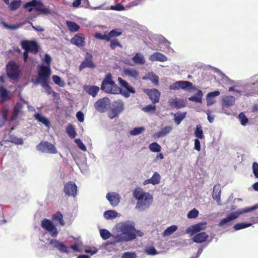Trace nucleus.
Segmentation results:
<instances>
[{"label": "nucleus", "mask_w": 258, "mask_h": 258, "mask_svg": "<svg viewBox=\"0 0 258 258\" xmlns=\"http://www.w3.org/2000/svg\"><path fill=\"white\" fill-rule=\"evenodd\" d=\"M118 233L114 236L113 241H108L107 244H115L116 243L129 241L136 238L137 235L142 236L143 233L136 230L134 226L124 223L117 227Z\"/></svg>", "instance_id": "nucleus-1"}, {"label": "nucleus", "mask_w": 258, "mask_h": 258, "mask_svg": "<svg viewBox=\"0 0 258 258\" xmlns=\"http://www.w3.org/2000/svg\"><path fill=\"white\" fill-rule=\"evenodd\" d=\"M133 197L138 201L136 208L141 211L148 209L153 201L152 195L144 191L140 187H137L134 190Z\"/></svg>", "instance_id": "nucleus-2"}, {"label": "nucleus", "mask_w": 258, "mask_h": 258, "mask_svg": "<svg viewBox=\"0 0 258 258\" xmlns=\"http://www.w3.org/2000/svg\"><path fill=\"white\" fill-rule=\"evenodd\" d=\"M100 89L106 93L111 94H118L121 91V88L113 80L111 73L107 74L103 79Z\"/></svg>", "instance_id": "nucleus-3"}, {"label": "nucleus", "mask_w": 258, "mask_h": 258, "mask_svg": "<svg viewBox=\"0 0 258 258\" xmlns=\"http://www.w3.org/2000/svg\"><path fill=\"white\" fill-rule=\"evenodd\" d=\"M124 104L122 100L119 99L113 102L111 108L108 112V117L113 119L118 116L124 110Z\"/></svg>", "instance_id": "nucleus-4"}, {"label": "nucleus", "mask_w": 258, "mask_h": 258, "mask_svg": "<svg viewBox=\"0 0 258 258\" xmlns=\"http://www.w3.org/2000/svg\"><path fill=\"white\" fill-rule=\"evenodd\" d=\"M257 208L258 205H256L249 208H245L243 209L242 211L240 213H231L230 214H229L227 217L222 219L220 221L219 225L220 226H224L227 224L228 222L236 219L238 217L240 214L251 212L256 209Z\"/></svg>", "instance_id": "nucleus-5"}, {"label": "nucleus", "mask_w": 258, "mask_h": 258, "mask_svg": "<svg viewBox=\"0 0 258 258\" xmlns=\"http://www.w3.org/2000/svg\"><path fill=\"white\" fill-rule=\"evenodd\" d=\"M19 66L15 61L9 62L7 66V74L13 80H17L19 76Z\"/></svg>", "instance_id": "nucleus-6"}, {"label": "nucleus", "mask_w": 258, "mask_h": 258, "mask_svg": "<svg viewBox=\"0 0 258 258\" xmlns=\"http://www.w3.org/2000/svg\"><path fill=\"white\" fill-rule=\"evenodd\" d=\"M118 82L119 85L123 88V90L121 89L119 93L124 97L128 98L130 96L131 93L135 94L136 93L135 89L130 86L125 80L120 77H118Z\"/></svg>", "instance_id": "nucleus-7"}, {"label": "nucleus", "mask_w": 258, "mask_h": 258, "mask_svg": "<svg viewBox=\"0 0 258 258\" xmlns=\"http://www.w3.org/2000/svg\"><path fill=\"white\" fill-rule=\"evenodd\" d=\"M12 130H5V133L2 140L1 141V145H4L7 142L14 143L16 145H22L23 140L22 138H18L12 134Z\"/></svg>", "instance_id": "nucleus-8"}, {"label": "nucleus", "mask_w": 258, "mask_h": 258, "mask_svg": "<svg viewBox=\"0 0 258 258\" xmlns=\"http://www.w3.org/2000/svg\"><path fill=\"white\" fill-rule=\"evenodd\" d=\"M37 150L43 153L54 154L57 151L54 145L47 141H42L36 146Z\"/></svg>", "instance_id": "nucleus-9"}, {"label": "nucleus", "mask_w": 258, "mask_h": 258, "mask_svg": "<svg viewBox=\"0 0 258 258\" xmlns=\"http://www.w3.org/2000/svg\"><path fill=\"white\" fill-rule=\"evenodd\" d=\"M42 228L49 232L53 237H56L58 234V231L53 223L49 219H44L41 221Z\"/></svg>", "instance_id": "nucleus-10"}, {"label": "nucleus", "mask_w": 258, "mask_h": 258, "mask_svg": "<svg viewBox=\"0 0 258 258\" xmlns=\"http://www.w3.org/2000/svg\"><path fill=\"white\" fill-rule=\"evenodd\" d=\"M21 46L25 50L29 52L37 53L39 49V46L35 41L24 40L21 42Z\"/></svg>", "instance_id": "nucleus-11"}, {"label": "nucleus", "mask_w": 258, "mask_h": 258, "mask_svg": "<svg viewBox=\"0 0 258 258\" xmlns=\"http://www.w3.org/2000/svg\"><path fill=\"white\" fill-rule=\"evenodd\" d=\"M169 89L171 90H179L182 89L185 90L193 89L192 84L187 81H179L170 85Z\"/></svg>", "instance_id": "nucleus-12"}, {"label": "nucleus", "mask_w": 258, "mask_h": 258, "mask_svg": "<svg viewBox=\"0 0 258 258\" xmlns=\"http://www.w3.org/2000/svg\"><path fill=\"white\" fill-rule=\"evenodd\" d=\"M110 104V100L108 98L104 97L99 99L94 104L95 109L99 112H105Z\"/></svg>", "instance_id": "nucleus-13"}, {"label": "nucleus", "mask_w": 258, "mask_h": 258, "mask_svg": "<svg viewBox=\"0 0 258 258\" xmlns=\"http://www.w3.org/2000/svg\"><path fill=\"white\" fill-rule=\"evenodd\" d=\"M63 191L69 197H75L77 194V186L74 182L70 181L64 184Z\"/></svg>", "instance_id": "nucleus-14"}, {"label": "nucleus", "mask_w": 258, "mask_h": 258, "mask_svg": "<svg viewBox=\"0 0 258 258\" xmlns=\"http://www.w3.org/2000/svg\"><path fill=\"white\" fill-rule=\"evenodd\" d=\"M95 67V64L93 61V55L91 53L86 52L84 60L79 66L80 71L86 68H94Z\"/></svg>", "instance_id": "nucleus-15"}, {"label": "nucleus", "mask_w": 258, "mask_h": 258, "mask_svg": "<svg viewBox=\"0 0 258 258\" xmlns=\"http://www.w3.org/2000/svg\"><path fill=\"white\" fill-rule=\"evenodd\" d=\"M49 244L61 252L69 253L70 251V248L69 247L55 239L50 240Z\"/></svg>", "instance_id": "nucleus-16"}, {"label": "nucleus", "mask_w": 258, "mask_h": 258, "mask_svg": "<svg viewBox=\"0 0 258 258\" xmlns=\"http://www.w3.org/2000/svg\"><path fill=\"white\" fill-rule=\"evenodd\" d=\"M51 74L50 67L41 66L38 71V75L40 79L42 81L48 80Z\"/></svg>", "instance_id": "nucleus-17"}, {"label": "nucleus", "mask_w": 258, "mask_h": 258, "mask_svg": "<svg viewBox=\"0 0 258 258\" xmlns=\"http://www.w3.org/2000/svg\"><path fill=\"white\" fill-rule=\"evenodd\" d=\"M145 92L148 95L154 104L159 102L161 94L157 89H148Z\"/></svg>", "instance_id": "nucleus-18"}, {"label": "nucleus", "mask_w": 258, "mask_h": 258, "mask_svg": "<svg viewBox=\"0 0 258 258\" xmlns=\"http://www.w3.org/2000/svg\"><path fill=\"white\" fill-rule=\"evenodd\" d=\"M70 42L79 47H84L85 45V38L83 34H77L71 39Z\"/></svg>", "instance_id": "nucleus-19"}, {"label": "nucleus", "mask_w": 258, "mask_h": 258, "mask_svg": "<svg viewBox=\"0 0 258 258\" xmlns=\"http://www.w3.org/2000/svg\"><path fill=\"white\" fill-rule=\"evenodd\" d=\"M106 198L113 207L116 206L119 204L120 199L119 194L115 192H108L106 195Z\"/></svg>", "instance_id": "nucleus-20"}, {"label": "nucleus", "mask_w": 258, "mask_h": 258, "mask_svg": "<svg viewBox=\"0 0 258 258\" xmlns=\"http://www.w3.org/2000/svg\"><path fill=\"white\" fill-rule=\"evenodd\" d=\"M206 222H201L191 226L188 230L190 234L194 235L196 233H199L200 231L205 229L206 228Z\"/></svg>", "instance_id": "nucleus-21"}, {"label": "nucleus", "mask_w": 258, "mask_h": 258, "mask_svg": "<svg viewBox=\"0 0 258 258\" xmlns=\"http://www.w3.org/2000/svg\"><path fill=\"white\" fill-rule=\"evenodd\" d=\"M209 235L205 232L196 233L194 235L192 240L194 242L199 243L207 240Z\"/></svg>", "instance_id": "nucleus-22"}, {"label": "nucleus", "mask_w": 258, "mask_h": 258, "mask_svg": "<svg viewBox=\"0 0 258 258\" xmlns=\"http://www.w3.org/2000/svg\"><path fill=\"white\" fill-rule=\"evenodd\" d=\"M168 103L171 107L176 108H181L185 106V102L183 100L179 99L177 98L170 99L169 100Z\"/></svg>", "instance_id": "nucleus-23"}, {"label": "nucleus", "mask_w": 258, "mask_h": 258, "mask_svg": "<svg viewBox=\"0 0 258 258\" xmlns=\"http://www.w3.org/2000/svg\"><path fill=\"white\" fill-rule=\"evenodd\" d=\"M213 198L216 200L218 205H221V187L220 184L215 185L213 187L212 192Z\"/></svg>", "instance_id": "nucleus-24"}, {"label": "nucleus", "mask_w": 258, "mask_h": 258, "mask_svg": "<svg viewBox=\"0 0 258 258\" xmlns=\"http://www.w3.org/2000/svg\"><path fill=\"white\" fill-rule=\"evenodd\" d=\"M123 73L125 76L133 78L135 80H137L139 78V72L135 69L129 68L124 69Z\"/></svg>", "instance_id": "nucleus-25"}, {"label": "nucleus", "mask_w": 258, "mask_h": 258, "mask_svg": "<svg viewBox=\"0 0 258 258\" xmlns=\"http://www.w3.org/2000/svg\"><path fill=\"white\" fill-rule=\"evenodd\" d=\"M84 90L87 94L95 97L98 93L100 88L97 86L88 85L85 87Z\"/></svg>", "instance_id": "nucleus-26"}, {"label": "nucleus", "mask_w": 258, "mask_h": 258, "mask_svg": "<svg viewBox=\"0 0 258 258\" xmlns=\"http://www.w3.org/2000/svg\"><path fill=\"white\" fill-rule=\"evenodd\" d=\"M150 60L152 61H159L164 62L167 60V57L161 53L155 52L150 56Z\"/></svg>", "instance_id": "nucleus-27"}, {"label": "nucleus", "mask_w": 258, "mask_h": 258, "mask_svg": "<svg viewBox=\"0 0 258 258\" xmlns=\"http://www.w3.org/2000/svg\"><path fill=\"white\" fill-rule=\"evenodd\" d=\"M23 108V104L21 102H17L13 108V114L11 116V120L16 119Z\"/></svg>", "instance_id": "nucleus-28"}, {"label": "nucleus", "mask_w": 258, "mask_h": 258, "mask_svg": "<svg viewBox=\"0 0 258 258\" xmlns=\"http://www.w3.org/2000/svg\"><path fill=\"white\" fill-rule=\"evenodd\" d=\"M235 98L232 96H226L222 99L223 105L229 107L233 105L235 103Z\"/></svg>", "instance_id": "nucleus-29"}, {"label": "nucleus", "mask_w": 258, "mask_h": 258, "mask_svg": "<svg viewBox=\"0 0 258 258\" xmlns=\"http://www.w3.org/2000/svg\"><path fill=\"white\" fill-rule=\"evenodd\" d=\"M35 118L39 122H41L45 125L46 127L49 128L50 123L48 119L42 115L41 114L36 113L35 114Z\"/></svg>", "instance_id": "nucleus-30"}, {"label": "nucleus", "mask_w": 258, "mask_h": 258, "mask_svg": "<svg viewBox=\"0 0 258 258\" xmlns=\"http://www.w3.org/2000/svg\"><path fill=\"white\" fill-rule=\"evenodd\" d=\"M66 24L68 29L71 32H76L78 31L80 28L79 25L73 21H67Z\"/></svg>", "instance_id": "nucleus-31"}, {"label": "nucleus", "mask_w": 258, "mask_h": 258, "mask_svg": "<svg viewBox=\"0 0 258 258\" xmlns=\"http://www.w3.org/2000/svg\"><path fill=\"white\" fill-rule=\"evenodd\" d=\"M52 219L55 222H58L62 226L64 225V222L63 220V215L60 211H58L55 214L53 215Z\"/></svg>", "instance_id": "nucleus-32"}, {"label": "nucleus", "mask_w": 258, "mask_h": 258, "mask_svg": "<svg viewBox=\"0 0 258 258\" xmlns=\"http://www.w3.org/2000/svg\"><path fill=\"white\" fill-rule=\"evenodd\" d=\"M203 95L202 91L198 90L197 93L194 96L188 98V100L196 102L197 103H201Z\"/></svg>", "instance_id": "nucleus-33"}, {"label": "nucleus", "mask_w": 258, "mask_h": 258, "mask_svg": "<svg viewBox=\"0 0 258 258\" xmlns=\"http://www.w3.org/2000/svg\"><path fill=\"white\" fill-rule=\"evenodd\" d=\"M186 114V112L178 111L174 114V121L177 124H179L181 121L185 118Z\"/></svg>", "instance_id": "nucleus-34"}, {"label": "nucleus", "mask_w": 258, "mask_h": 258, "mask_svg": "<svg viewBox=\"0 0 258 258\" xmlns=\"http://www.w3.org/2000/svg\"><path fill=\"white\" fill-rule=\"evenodd\" d=\"M118 213L114 210H107L104 213V217L107 219H112L117 217Z\"/></svg>", "instance_id": "nucleus-35"}, {"label": "nucleus", "mask_w": 258, "mask_h": 258, "mask_svg": "<svg viewBox=\"0 0 258 258\" xmlns=\"http://www.w3.org/2000/svg\"><path fill=\"white\" fill-rule=\"evenodd\" d=\"M133 60L136 64H143L146 60L144 56L139 53H137L133 58Z\"/></svg>", "instance_id": "nucleus-36"}, {"label": "nucleus", "mask_w": 258, "mask_h": 258, "mask_svg": "<svg viewBox=\"0 0 258 258\" xmlns=\"http://www.w3.org/2000/svg\"><path fill=\"white\" fill-rule=\"evenodd\" d=\"M9 92L3 87H0V99L3 102L9 99Z\"/></svg>", "instance_id": "nucleus-37"}, {"label": "nucleus", "mask_w": 258, "mask_h": 258, "mask_svg": "<svg viewBox=\"0 0 258 258\" xmlns=\"http://www.w3.org/2000/svg\"><path fill=\"white\" fill-rule=\"evenodd\" d=\"M177 229V226L176 225H172L168 227L166 230L163 232V235L164 236H168L171 235Z\"/></svg>", "instance_id": "nucleus-38"}, {"label": "nucleus", "mask_w": 258, "mask_h": 258, "mask_svg": "<svg viewBox=\"0 0 258 258\" xmlns=\"http://www.w3.org/2000/svg\"><path fill=\"white\" fill-rule=\"evenodd\" d=\"M21 0L13 1L10 4L9 3V9L11 11H15L19 9L21 6Z\"/></svg>", "instance_id": "nucleus-39"}, {"label": "nucleus", "mask_w": 258, "mask_h": 258, "mask_svg": "<svg viewBox=\"0 0 258 258\" xmlns=\"http://www.w3.org/2000/svg\"><path fill=\"white\" fill-rule=\"evenodd\" d=\"M122 34V31L120 29H116L111 30L108 33V35L109 36V41L111 38L116 37L120 36Z\"/></svg>", "instance_id": "nucleus-40"}, {"label": "nucleus", "mask_w": 258, "mask_h": 258, "mask_svg": "<svg viewBox=\"0 0 258 258\" xmlns=\"http://www.w3.org/2000/svg\"><path fill=\"white\" fill-rule=\"evenodd\" d=\"M220 93L219 91H215L214 92H210L207 95V102L208 104H212L214 103L213 101H211V99L214 97L218 96L220 95Z\"/></svg>", "instance_id": "nucleus-41"}, {"label": "nucleus", "mask_w": 258, "mask_h": 258, "mask_svg": "<svg viewBox=\"0 0 258 258\" xmlns=\"http://www.w3.org/2000/svg\"><path fill=\"white\" fill-rule=\"evenodd\" d=\"M150 179L151 180V184L153 185H156L159 183L161 176L157 172H155Z\"/></svg>", "instance_id": "nucleus-42"}, {"label": "nucleus", "mask_w": 258, "mask_h": 258, "mask_svg": "<svg viewBox=\"0 0 258 258\" xmlns=\"http://www.w3.org/2000/svg\"><path fill=\"white\" fill-rule=\"evenodd\" d=\"M100 234L102 238L104 240H106L111 236V234L107 229H103L100 230Z\"/></svg>", "instance_id": "nucleus-43"}, {"label": "nucleus", "mask_w": 258, "mask_h": 258, "mask_svg": "<svg viewBox=\"0 0 258 258\" xmlns=\"http://www.w3.org/2000/svg\"><path fill=\"white\" fill-rule=\"evenodd\" d=\"M150 150L153 152H159L161 151V146L157 143H152L149 145Z\"/></svg>", "instance_id": "nucleus-44"}, {"label": "nucleus", "mask_w": 258, "mask_h": 258, "mask_svg": "<svg viewBox=\"0 0 258 258\" xmlns=\"http://www.w3.org/2000/svg\"><path fill=\"white\" fill-rule=\"evenodd\" d=\"M54 83L60 87H64L65 83L61 80L60 77L57 75H53L52 77Z\"/></svg>", "instance_id": "nucleus-45"}, {"label": "nucleus", "mask_w": 258, "mask_h": 258, "mask_svg": "<svg viewBox=\"0 0 258 258\" xmlns=\"http://www.w3.org/2000/svg\"><path fill=\"white\" fill-rule=\"evenodd\" d=\"M251 225V224H250V223H237V224H235L233 228L235 231H237V230H240V229H242L243 228L248 227Z\"/></svg>", "instance_id": "nucleus-46"}, {"label": "nucleus", "mask_w": 258, "mask_h": 258, "mask_svg": "<svg viewBox=\"0 0 258 258\" xmlns=\"http://www.w3.org/2000/svg\"><path fill=\"white\" fill-rule=\"evenodd\" d=\"M156 106L153 104H149L142 108V110L145 112H153L156 110Z\"/></svg>", "instance_id": "nucleus-47"}, {"label": "nucleus", "mask_w": 258, "mask_h": 258, "mask_svg": "<svg viewBox=\"0 0 258 258\" xmlns=\"http://www.w3.org/2000/svg\"><path fill=\"white\" fill-rule=\"evenodd\" d=\"M110 47L112 49H115L116 47H119L120 48H122V45L119 43V42L117 40V39H115L112 40H110Z\"/></svg>", "instance_id": "nucleus-48"}, {"label": "nucleus", "mask_w": 258, "mask_h": 258, "mask_svg": "<svg viewBox=\"0 0 258 258\" xmlns=\"http://www.w3.org/2000/svg\"><path fill=\"white\" fill-rule=\"evenodd\" d=\"M41 85L42 87L45 89L46 92L47 94L49 95L51 93V88L49 85L48 80L43 81Z\"/></svg>", "instance_id": "nucleus-49"}, {"label": "nucleus", "mask_w": 258, "mask_h": 258, "mask_svg": "<svg viewBox=\"0 0 258 258\" xmlns=\"http://www.w3.org/2000/svg\"><path fill=\"white\" fill-rule=\"evenodd\" d=\"M75 142L80 149L83 151H87V148L80 139H76Z\"/></svg>", "instance_id": "nucleus-50"}, {"label": "nucleus", "mask_w": 258, "mask_h": 258, "mask_svg": "<svg viewBox=\"0 0 258 258\" xmlns=\"http://www.w3.org/2000/svg\"><path fill=\"white\" fill-rule=\"evenodd\" d=\"M199 215V211L196 209L194 208L190 210L187 214V217L189 219L196 218Z\"/></svg>", "instance_id": "nucleus-51"}, {"label": "nucleus", "mask_w": 258, "mask_h": 258, "mask_svg": "<svg viewBox=\"0 0 258 258\" xmlns=\"http://www.w3.org/2000/svg\"><path fill=\"white\" fill-rule=\"evenodd\" d=\"M95 37L99 39L105 40L107 41H109V36H108V34L103 35L101 33L97 32L95 34Z\"/></svg>", "instance_id": "nucleus-52"}, {"label": "nucleus", "mask_w": 258, "mask_h": 258, "mask_svg": "<svg viewBox=\"0 0 258 258\" xmlns=\"http://www.w3.org/2000/svg\"><path fill=\"white\" fill-rule=\"evenodd\" d=\"M239 119L242 125H245L248 122V119L244 113L241 112L238 115Z\"/></svg>", "instance_id": "nucleus-53"}, {"label": "nucleus", "mask_w": 258, "mask_h": 258, "mask_svg": "<svg viewBox=\"0 0 258 258\" xmlns=\"http://www.w3.org/2000/svg\"><path fill=\"white\" fill-rule=\"evenodd\" d=\"M149 79L151 81L153 84L157 86L159 84V77L154 74H152L149 77Z\"/></svg>", "instance_id": "nucleus-54"}, {"label": "nucleus", "mask_w": 258, "mask_h": 258, "mask_svg": "<svg viewBox=\"0 0 258 258\" xmlns=\"http://www.w3.org/2000/svg\"><path fill=\"white\" fill-rule=\"evenodd\" d=\"M136 257L137 254L134 252H125L121 256V258H136Z\"/></svg>", "instance_id": "nucleus-55"}, {"label": "nucleus", "mask_w": 258, "mask_h": 258, "mask_svg": "<svg viewBox=\"0 0 258 258\" xmlns=\"http://www.w3.org/2000/svg\"><path fill=\"white\" fill-rule=\"evenodd\" d=\"M170 130H161V131L156 133L154 135L155 138H161L162 137L165 136L167 134L169 133Z\"/></svg>", "instance_id": "nucleus-56"}, {"label": "nucleus", "mask_w": 258, "mask_h": 258, "mask_svg": "<svg viewBox=\"0 0 258 258\" xmlns=\"http://www.w3.org/2000/svg\"><path fill=\"white\" fill-rule=\"evenodd\" d=\"M4 27L7 29H12V30H16L18 29L20 27V25H9L7 24L6 22H3L2 23Z\"/></svg>", "instance_id": "nucleus-57"}, {"label": "nucleus", "mask_w": 258, "mask_h": 258, "mask_svg": "<svg viewBox=\"0 0 258 258\" xmlns=\"http://www.w3.org/2000/svg\"><path fill=\"white\" fill-rule=\"evenodd\" d=\"M252 172L254 175V176L258 178V163L257 162H254L252 164Z\"/></svg>", "instance_id": "nucleus-58"}, {"label": "nucleus", "mask_w": 258, "mask_h": 258, "mask_svg": "<svg viewBox=\"0 0 258 258\" xmlns=\"http://www.w3.org/2000/svg\"><path fill=\"white\" fill-rule=\"evenodd\" d=\"M146 252L148 254L152 255H155L158 253L155 248L153 246L148 247L146 250Z\"/></svg>", "instance_id": "nucleus-59"}, {"label": "nucleus", "mask_w": 258, "mask_h": 258, "mask_svg": "<svg viewBox=\"0 0 258 258\" xmlns=\"http://www.w3.org/2000/svg\"><path fill=\"white\" fill-rule=\"evenodd\" d=\"M35 1L28 2L25 5V8L28 9L29 12H31L33 10L32 7L35 6Z\"/></svg>", "instance_id": "nucleus-60"}, {"label": "nucleus", "mask_w": 258, "mask_h": 258, "mask_svg": "<svg viewBox=\"0 0 258 258\" xmlns=\"http://www.w3.org/2000/svg\"><path fill=\"white\" fill-rule=\"evenodd\" d=\"M76 117L80 122H83L84 119V113L81 111H78L76 114Z\"/></svg>", "instance_id": "nucleus-61"}, {"label": "nucleus", "mask_w": 258, "mask_h": 258, "mask_svg": "<svg viewBox=\"0 0 258 258\" xmlns=\"http://www.w3.org/2000/svg\"><path fill=\"white\" fill-rule=\"evenodd\" d=\"M195 135L196 137L200 139H202L204 137L203 130H195Z\"/></svg>", "instance_id": "nucleus-62"}, {"label": "nucleus", "mask_w": 258, "mask_h": 258, "mask_svg": "<svg viewBox=\"0 0 258 258\" xmlns=\"http://www.w3.org/2000/svg\"><path fill=\"white\" fill-rule=\"evenodd\" d=\"M195 145H194V149L198 151H200L201 149V143L200 141L198 139L195 140Z\"/></svg>", "instance_id": "nucleus-63"}, {"label": "nucleus", "mask_w": 258, "mask_h": 258, "mask_svg": "<svg viewBox=\"0 0 258 258\" xmlns=\"http://www.w3.org/2000/svg\"><path fill=\"white\" fill-rule=\"evenodd\" d=\"M112 9L114 10H116V11H122V10H123L124 9V7L122 5H121L120 4H118L114 6H112Z\"/></svg>", "instance_id": "nucleus-64"}]
</instances>
